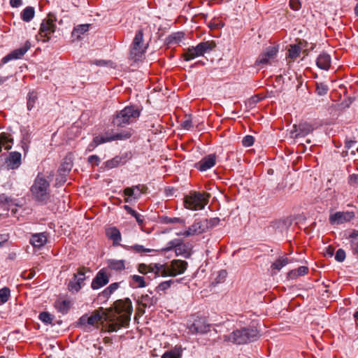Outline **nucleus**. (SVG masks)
Listing matches in <instances>:
<instances>
[{
  "mask_svg": "<svg viewBox=\"0 0 358 358\" xmlns=\"http://www.w3.org/2000/svg\"><path fill=\"white\" fill-rule=\"evenodd\" d=\"M259 337V331L256 327L247 326L236 329L230 334L224 335L222 340L234 345H245L258 340Z\"/></svg>",
  "mask_w": 358,
  "mask_h": 358,
  "instance_id": "obj_1",
  "label": "nucleus"
},
{
  "mask_svg": "<svg viewBox=\"0 0 358 358\" xmlns=\"http://www.w3.org/2000/svg\"><path fill=\"white\" fill-rule=\"evenodd\" d=\"M115 313L119 315L117 322H113L108 326V331L113 332L117 331L123 327L129 324L131 320V315L133 311L131 301L127 298L124 300H117L114 303Z\"/></svg>",
  "mask_w": 358,
  "mask_h": 358,
  "instance_id": "obj_2",
  "label": "nucleus"
},
{
  "mask_svg": "<svg viewBox=\"0 0 358 358\" xmlns=\"http://www.w3.org/2000/svg\"><path fill=\"white\" fill-rule=\"evenodd\" d=\"M141 110L134 106H126L122 110L117 112L113 123L115 126L123 127L135 122L140 116Z\"/></svg>",
  "mask_w": 358,
  "mask_h": 358,
  "instance_id": "obj_3",
  "label": "nucleus"
},
{
  "mask_svg": "<svg viewBox=\"0 0 358 358\" xmlns=\"http://www.w3.org/2000/svg\"><path fill=\"white\" fill-rule=\"evenodd\" d=\"M209 197L206 192H191L184 198L185 207L192 210H201L208 204Z\"/></svg>",
  "mask_w": 358,
  "mask_h": 358,
  "instance_id": "obj_4",
  "label": "nucleus"
},
{
  "mask_svg": "<svg viewBox=\"0 0 358 358\" xmlns=\"http://www.w3.org/2000/svg\"><path fill=\"white\" fill-rule=\"evenodd\" d=\"M49 186V182L45 176L38 173L31 187V194L37 201H45L48 199Z\"/></svg>",
  "mask_w": 358,
  "mask_h": 358,
  "instance_id": "obj_5",
  "label": "nucleus"
},
{
  "mask_svg": "<svg viewBox=\"0 0 358 358\" xmlns=\"http://www.w3.org/2000/svg\"><path fill=\"white\" fill-rule=\"evenodd\" d=\"M215 47L216 43L213 41L201 42L196 46L189 48L182 55L185 61H189L197 57L203 56L205 53L210 52Z\"/></svg>",
  "mask_w": 358,
  "mask_h": 358,
  "instance_id": "obj_6",
  "label": "nucleus"
},
{
  "mask_svg": "<svg viewBox=\"0 0 358 358\" xmlns=\"http://www.w3.org/2000/svg\"><path fill=\"white\" fill-rule=\"evenodd\" d=\"M189 331L192 334H205L210 331V324L206 317L193 315L187 324Z\"/></svg>",
  "mask_w": 358,
  "mask_h": 358,
  "instance_id": "obj_7",
  "label": "nucleus"
},
{
  "mask_svg": "<svg viewBox=\"0 0 358 358\" xmlns=\"http://www.w3.org/2000/svg\"><path fill=\"white\" fill-rule=\"evenodd\" d=\"M187 268V262L180 259H174L170 262V264L165 265L162 277L176 276L185 273Z\"/></svg>",
  "mask_w": 358,
  "mask_h": 358,
  "instance_id": "obj_8",
  "label": "nucleus"
},
{
  "mask_svg": "<svg viewBox=\"0 0 358 358\" xmlns=\"http://www.w3.org/2000/svg\"><path fill=\"white\" fill-rule=\"evenodd\" d=\"M57 18L52 13H49L47 19L44 20L40 27L39 35L41 37H44L43 41H48L52 34L55 31V24Z\"/></svg>",
  "mask_w": 358,
  "mask_h": 358,
  "instance_id": "obj_9",
  "label": "nucleus"
},
{
  "mask_svg": "<svg viewBox=\"0 0 358 358\" xmlns=\"http://www.w3.org/2000/svg\"><path fill=\"white\" fill-rule=\"evenodd\" d=\"M143 33L142 30H138L134 38L132 48L131 49V57L134 59L137 60L144 53L146 47L143 43Z\"/></svg>",
  "mask_w": 358,
  "mask_h": 358,
  "instance_id": "obj_10",
  "label": "nucleus"
},
{
  "mask_svg": "<svg viewBox=\"0 0 358 358\" xmlns=\"http://www.w3.org/2000/svg\"><path fill=\"white\" fill-rule=\"evenodd\" d=\"M315 129L313 124L307 122H300L299 124H294L290 131L292 138H297L304 137L310 134Z\"/></svg>",
  "mask_w": 358,
  "mask_h": 358,
  "instance_id": "obj_11",
  "label": "nucleus"
},
{
  "mask_svg": "<svg viewBox=\"0 0 358 358\" xmlns=\"http://www.w3.org/2000/svg\"><path fill=\"white\" fill-rule=\"evenodd\" d=\"M208 231L207 222L202 220H196L193 224L181 234L185 237L199 235Z\"/></svg>",
  "mask_w": 358,
  "mask_h": 358,
  "instance_id": "obj_12",
  "label": "nucleus"
},
{
  "mask_svg": "<svg viewBox=\"0 0 358 358\" xmlns=\"http://www.w3.org/2000/svg\"><path fill=\"white\" fill-rule=\"evenodd\" d=\"M106 320L107 315L105 313L103 308L95 310L90 316H88L90 331L92 330V327H98L99 323L102 324Z\"/></svg>",
  "mask_w": 358,
  "mask_h": 358,
  "instance_id": "obj_13",
  "label": "nucleus"
},
{
  "mask_svg": "<svg viewBox=\"0 0 358 358\" xmlns=\"http://www.w3.org/2000/svg\"><path fill=\"white\" fill-rule=\"evenodd\" d=\"M355 217L353 212H336L329 216L331 224H341L350 221Z\"/></svg>",
  "mask_w": 358,
  "mask_h": 358,
  "instance_id": "obj_14",
  "label": "nucleus"
},
{
  "mask_svg": "<svg viewBox=\"0 0 358 358\" xmlns=\"http://www.w3.org/2000/svg\"><path fill=\"white\" fill-rule=\"evenodd\" d=\"M30 47L31 44L29 41H26L23 47L15 49L9 54H8L6 56H5L2 59L1 63L6 64L12 59H17L22 58V57L27 52Z\"/></svg>",
  "mask_w": 358,
  "mask_h": 358,
  "instance_id": "obj_15",
  "label": "nucleus"
},
{
  "mask_svg": "<svg viewBox=\"0 0 358 358\" xmlns=\"http://www.w3.org/2000/svg\"><path fill=\"white\" fill-rule=\"evenodd\" d=\"M85 280L84 268H79L77 273L73 275V280L69 283V289L70 291L78 292L81 288V284Z\"/></svg>",
  "mask_w": 358,
  "mask_h": 358,
  "instance_id": "obj_16",
  "label": "nucleus"
},
{
  "mask_svg": "<svg viewBox=\"0 0 358 358\" xmlns=\"http://www.w3.org/2000/svg\"><path fill=\"white\" fill-rule=\"evenodd\" d=\"M147 187L143 185H138L124 189V194L127 197L124 199L125 202L129 201V198L138 199L143 193L145 192Z\"/></svg>",
  "mask_w": 358,
  "mask_h": 358,
  "instance_id": "obj_17",
  "label": "nucleus"
},
{
  "mask_svg": "<svg viewBox=\"0 0 358 358\" xmlns=\"http://www.w3.org/2000/svg\"><path fill=\"white\" fill-rule=\"evenodd\" d=\"M216 162V155L211 154L203 157L199 163L196 164V167L201 171H205L212 168Z\"/></svg>",
  "mask_w": 358,
  "mask_h": 358,
  "instance_id": "obj_18",
  "label": "nucleus"
},
{
  "mask_svg": "<svg viewBox=\"0 0 358 358\" xmlns=\"http://www.w3.org/2000/svg\"><path fill=\"white\" fill-rule=\"evenodd\" d=\"M176 241H172L169 243L171 248H175V252L177 256H182L185 258H188L191 255L190 248L188 245L184 243H176Z\"/></svg>",
  "mask_w": 358,
  "mask_h": 358,
  "instance_id": "obj_19",
  "label": "nucleus"
},
{
  "mask_svg": "<svg viewBox=\"0 0 358 358\" xmlns=\"http://www.w3.org/2000/svg\"><path fill=\"white\" fill-rule=\"evenodd\" d=\"M21 153L18 152H11L6 159V164L7 166L11 169H17L21 164Z\"/></svg>",
  "mask_w": 358,
  "mask_h": 358,
  "instance_id": "obj_20",
  "label": "nucleus"
},
{
  "mask_svg": "<svg viewBox=\"0 0 358 358\" xmlns=\"http://www.w3.org/2000/svg\"><path fill=\"white\" fill-rule=\"evenodd\" d=\"M108 277L103 270L98 272L93 279L91 287L93 289H97L106 285L108 282Z\"/></svg>",
  "mask_w": 358,
  "mask_h": 358,
  "instance_id": "obj_21",
  "label": "nucleus"
},
{
  "mask_svg": "<svg viewBox=\"0 0 358 358\" xmlns=\"http://www.w3.org/2000/svg\"><path fill=\"white\" fill-rule=\"evenodd\" d=\"M73 167V155L69 153L64 159L58 169V173L62 176H67Z\"/></svg>",
  "mask_w": 358,
  "mask_h": 358,
  "instance_id": "obj_22",
  "label": "nucleus"
},
{
  "mask_svg": "<svg viewBox=\"0 0 358 358\" xmlns=\"http://www.w3.org/2000/svg\"><path fill=\"white\" fill-rule=\"evenodd\" d=\"M277 50L274 47H268L266 49L265 52L261 54L256 63L259 64H267L269 62V60L272 58H273L276 53Z\"/></svg>",
  "mask_w": 358,
  "mask_h": 358,
  "instance_id": "obj_23",
  "label": "nucleus"
},
{
  "mask_svg": "<svg viewBox=\"0 0 358 358\" xmlns=\"http://www.w3.org/2000/svg\"><path fill=\"white\" fill-rule=\"evenodd\" d=\"M157 298L152 295V292L150 294H143L138 299V303L143 308H150L152 306L155 305L157 303Z\"/></svg>",
  "mask_w": 358,
  "mask_h": 358,
  "instance_id": "obj_24",
  "label": "nucleus"
},
{
  "mask_svg": "<svg viewBox=\"0 0 358 358\" xmlns=\"http://www.w3.org/2000/svg\"><path fill=\"white\" fill-rule=\"evenodd\" d=\"M48 241V236L46 233H37L31 235L30 238V243L34 248H41Z\"/></svg>",
  "mask_w": 358,
  "mask_h": 358,
  "instance_id": "obj_25",
  "label": "nucleus"
},
{
  "mask_svg": "<svg viewBox=\"0 0 358 358\" xmlns=\"http://www.w3.org/2000/svg\"><path fill=\"white\" fill-rule=\"evenodd\" d=\"M106 234L107 237L113 241V245L114 246L121 245L120 243L122 239L120 231L116 227H110L106 229Z\"/></svg>",
  "mask_w": 358,
  "mask_h": 358,
  "instance_id": "obj_26",
  "label": "nucleus"
},
{
  "mask_svg": "<svg viewBox=\"0 0 358 358\" xmlns=\"http://www.w3.org/2000/svg\"><path fill=\"white\" fill-rule=\"evenodd\" d=\"M316 64L322 70H328L331 66V57L326 52H322L317 58Z\"/></svg>",
  "mask_w": 358,
  "mask_h": 358,
  "instance_id": "obj_27",
  "label": "nucleus"
},
{
  "mask_svg": "<svg viewBox=\"0 0 358 358\" xmlns=\"http://www.w3.org/2000/svg\"><path fill=\"white\" fill-rule=\"evenodd\" d=\"M107 142L116 140H125L128 139L131 136V132L130 130H126L122 132L116 133L113 135H110L108 133L105 134Z\"/></svg>",
  "mask_w": 358,
  "mask_h": 358,
  "instance_id": "obj_28",
  "label": "nucleus"
},
{
  "mask_svg": "<svg viewBox=\"0 0 358 358\" xmlns=\"http://www.w3.org/2000/svg\"><path fill=\"white\" fill-rule=\"evenodd\" d=\"M127 162V157L116 156L110 160H108L105 163V166L108 169H111L118 166L119 165L124 164Z\"/></svg>",
  "mask_w": 358,
  "mask_h": 358,
  "instance_id": "obj_29",
  "label": "nucleus"
},
{
  "mask_svg": "<svg viewBox=\"0 0 358 358\" xmlns=\"http://www.w3.org/2000/svg\"><path fill=\"white\" fill-rule=\"evenodd\" d=\"M71 307V301L69 300H57L55 303V308L62 314H66Z\"/></svg>",
  "mask_w": 358,
  "mask_h": 358,
  "instance_id": "obj_30",
  "label": "nucleus"
},
{
  "mask_svg": "<svg viewBox=\"0 0 358 358\" xmlns=\"http://www.w3.org/2000/svg\"><path fill=\"white\" fill-rule=\"evenodd\" d=\"M13 140L9 138V135L6 133H1L0 134V152L3 147L5 150H8L12 148Z\"/></svg>",
  "mask_w": 358,
  "mask_h": 358,
  "instance_id": "obj_31",
  "label": "nucleus"
},
{
  "mask_svg": "<svg viewBox=\"0 0 358 358\" xmlns=\"http://www.w3.org/2000/svg\"><path fill=\"white\" fill-rule=\"evenodd\" d=\"M148 266V273H153L155 274V277L156 276H162L165 271L164 264H150L147 265Z\"/></svg>",
  "mask_w": 358,
  "mask_h": 358,
  "instance_id": "obj_32",
  "label": "nucleus"
},
{
  "mask_svg": "<svg viewBox=\"0 0 358 358\" xmlns=\"http://www.w3.org/2000/svg\"><path fill=\"white\" fill-rule=\"evenodd\" d=\"M34 8L31 6H27L21 13V18L23 21L29 22L34 18Z\"/></svg>",
  "mask_w": 358,
  "mask_h": 358,
  "instance_id": "obj_33",
  "label": "nucleus"
},
{
  "mask_svg": "<svg viewBox=\"0 0 358 358\" xmlns=\"http://www.w3.org/2000/svg\"><path fill=\"white\" fill-rule=\"evenodd\" d=\"M107 142L106 136H97L93 138V141L88 145L86 151L91 152L99 144Z\"/></svg>",
  "mask_w": 358,
  "mask_h": 358,
  "instance_id": "obj_34",
  "label": "nucleus"
},
{
  "mask_svg": "<svg viewBox=\"0 0 358 358\" xmlns=\"http://www.w3.org/2000/svg\"><path fill=\"white\" fill-rule=\"evenodd\" d=\"M130 285L134 287H145L146 286L144 278L138 275H131Z\"/></svg>",
  "mask_w": 358,
  "mask_h": 358,
  "instance_id": "obj_35",
  "label": "nucleus"
},
{
  "mask_svg": "<svg viewBox=\"0 0 358 358\" xmlns=\"http://www.w3.org/2000/svg\"><path fill=\"white\" fill-rule=\"evenodd\" d=\"M182 280V279L180 280H169L164 281L158 285V286L156 287V291L157 292H159L161 291H166V289H169L171 286L175 283H178Z\"/></svg>",
  "mask_w": 358,
  "mask_h": 358,
  "instance_id": "obj_36",
  "label": "nucleus"
},
{
  "mask_svg": "<svg viewBox=\"0 0 358 358\" xmlns=\"http://www.w3.org/2000/svg\"><path fill=\"white\" fill-rule=\"evenodd\" d=\"M122 247L127 250L134 251L136 253L150 252L151 251H152V250L151 249L145 248L143 245L138 244L131 246L122 245Z\"/></svg>",
  "mask_w": 358,
  "mask_h": 358,
  "instance_id": "obj_37",
  "label": "nucleus"
},
{
  "mask_svg": "<svg viewBox=\"0 0 358 358\" xmlns=\"http://www.w3.org/2000/svg\"><path fill=\"white\" fill-rule=\"evenodd\" d=\"M289 263V259L287 257H279L275 262H274L271 268L272 270L280 271L282 267Z\"/></svg>",
  "mask_w": 358,
  "mask_h": 358,
  "instance_id": "obj_38",
  "label": "nucleus"
},
{
  "mask_svg": "<svg viewBox=\"0 0 358 358\" xmlns=\"http://www.w3.org/2000/svg\"><path fill=\"white\" fill-rule=\"evenodd\" d=\"M301 52V48L298 45H290L289 49L288 50L287 58L291 60H294L296 59Z\"/></svg>",
  "mask_w": 358,
  "mask_h": 358,
  "instance_id": "obj_39",
  "label": "nucleus"
},
{
  "mask_svg": "<svg viewBox=\"0 0 358 358\" xmlns=\"http://www.w3.org/2000/svg\"><path fill=\"white\" fill-rule=\"evenodd\" d=\"M37 99L38 94L36 92L32 91L29 92L27 103V109L29 110H31L34 107L35 103L36 102Z\"/></svg>",
  "mask_w": 358,
  "mask_h": 358,
  "instance_id": "obj_40",
  "label": "nucleus"
},
{
  "mask_svg": "<svg viewBox=\"0 0 358 358\" xmlns=\"http://www.w3.org/2000/svg\"><path fill=\"white\" fill-rule=\"evenodd\" d=\"M183 38L184 34L182 32H177L169 36L166 41L169 44L178 43Z\"/></svg>",
  "mask_w": 358,
  "mask_h": 358,
  "instance_id": "obj_41",
  "label": "nucleus"
},
{
  "mask_svg": "<svg viewBox=\"0 0 358 358\" xmlns=\"http://www.w3.org/2000/svg\"><path fill=\"white\" fill-rule=\"evenodd\" d=\"M181 355L180 348H175L173 350L166 352L162 358H180Z\"/></svg>",
  "mask_w": 358,
  "mask_h": 358,
  "instance_id": "obj_42",
  "label": "nucleus"
},
{
  "mask_svg": "<svg viewBox=\"0 0 358 358\" xmlns=\"http://www.w3.org/2000/svg\"><path fill=\"white\" fill-rule=\"evenodd\" d=\"M109 267L115 271H122L125 268L124 260H110Z\"/></svg>",
  "mask_w": 358,
  "mask_h": 358,
  "instance_id": "obj_43",
  "label": "nucleus"
},
{
  "mask_svg": "<svg viewBox=\"0 0 358 358\" xmlns=\"http://www.w3.org/2000/svg\"><path fill=\"white\" fill-rule=\"evenodd\" d=\"M124 208L128 213H129L130 215H131L132 216H134L136 218V222H138V224L139 225H141L143 223L144 219L142 215H141L140 214L136 213L134 210H133L129 206L125 205L124 206Z\"/></svg>",
  "mask_w": 358,
  "mask_h": 358,
  "instance_id": "obj_44",
  "label": "nucleus"
},
{
  "mask_svg": "<svg viewBox=\"0 0 358 358\" xmlns=\"http://www.w3.org/2000/svg\"><path fill=\"white\" fill-rule=\"evenodd\" d=\"M119 287L118 282H113L110 284L107 288H106L101 293L103 297L108 298L111 294H113Z\"/></svg>",
  "mask_w": 358,
  "mask_h": 358,
  "instance_id": "obj_45",
  "label": "nucleus"
},
{
  "mask_svg": "<svg viewBox=\"0 0 358 358\" xmlns=\"http://www.w3.org/2000/svg\"><path fill=\"white\" fill-rule=\"evenodd\" d=\"M162 221L165 224H176L179 223L181 224H185V220L180 217H170L168 216H164L162 217Z\"/></svg>",
  "mask_w": 358,
  "mask_h": 358,
  "instance_id": "obj_46",
  "label": "nucleus"
},
{
  "mask_svg": "<svg viewBox=\"0 0 358 358\" xmlns=\"http://www.w3.org/2000/svg\"><path fill=\"white\" fill-rule=\"evenodd\" d=\"M88 29H89V24H80L73 29V31L72 32V35L79 37L80 34H83L84 33L87 31Z\"/></svg>",
  "mask_w": 358,
  "mask_h": 358,
  "instance_id": "obj_47",
  "label": "nucleus"
},
{
  "mask_svg": "<svg viewBox=\"0 0 358 358\" xmlns=\"http://www.w3.org/2000/svg\"><path fill=\"white\" fill-rule=\"evenodd\" d=\"M308 267L302 266H300L296 270H292V271H289V275L293 276V277L303 275L308 272Z\"/></svg>",
  "mask_w": 358,
  "mask_h": 358,
  "instance_id": "obj_48",
  "label": "nucleus"
},
{
  "mask_svg": "<svg viewBox=\"0 0 358 358\" xmlns=\"http://www.w3.org/2000/svg\"><path fill=\"white\" fill-rule=\"evenodd\" d=\"M10 293V289L8 287H3L0 289V301L1 303H4L8 301Z\"/></svg>",
  "mask_w": 358,
  "mask_h": 358,
  "instance_id": "obj_49",
  "label": "nucleus"
},
{
  "mask_svg": "<svg viewBox=\"0 0 358 358\" xmlns=\"http://www.w3.org/2000/svg\"><path fill=\"white\" fill-rule=\"evenodd\" d=\"M39 319L46 324H51L53 320V316L48 312H42L39 314Z\"/></svg>",
  "mask_w": 358,
  "mask_h": 358,
  "instance_id": "obj_50",
  "label": "nucleus"
},
{
  "mask_svg": "<svg viewBox=\"0 0 358 358\" xmlns=\"http://www.w3.org/2000/svg\"><path fill=\"white\" fill-rule=\"evenodd\" d=\"M328 90H329V87H328L327 85H326L323 83H317L316 92L318 95H320V96L325 95L327 93Z\"/></svg>",
  "mask_w": 358,
  "mask_h": 358,
  "instance_id": "obj_51",
  "label": "nucleus"
},
{
  "mask_svg": "<svg viewBox=\"0 0 358 358\" xmlns=\"http://www.w3.org/2000/svg\"><path fill=\"white\" fill-rule=\"evenodd\" d=\"M78 325L82 327L85 330L90 331L88 324V315H83L78 320Z\"/></svg>",
  "mask_w": 358,
  "mask_h": 358,
  "instance_id": "obj_52",
  "label": "nucleus"
},
{
  "mask_svg": "<svg viewBox=\"0 0 358 358\" xmlns=\"http://www.w3.org/2000/svg\"><path fill=\"white\" fill-rule=\"evenodd\" d=\"M204 221L207 222L208 230L212 229L213 227L217 225L220 222L218 217H213L210 219H204Z\"/></svg>",
  "mask_w": 358,
  "mask_h": 358,
  "instance_id": "obj_53",
  "label": "nucleus"
},
{
  "mask_svg": "<svg viewBox=\"0 0 358 358\" xmlns=\"http://www.w3.org/2000/svg\"><path fill=\"white\" fill-rule=\"evenodd\" d=\"M345 259V252L344 250L340 248L338 249L335 255V259L337 262H343Z\"/></svg>",
  "mask_w": 358,
  "mask_h": 358,
  "instance_id": "obj_54",
  "label": "nucleus"
},
{
  "mask_svg": "<svg viewBox=\"0 0 358 358\" xmlns=\"http://www.w3.org/2000/svg\"><path fill=\"white\" fill-rule=\"evenodd\" d=\"M243 145L245 147H250L254 143V137L250 135L245 136L242 141Z\"/></svg>",
  "mask_w": 358,
  "mask_h": 358,
  "instance_id": "obj_55",
  "label": "nucleus"
},
{
  "mask_svg": "<svg viewBox=\"0 0 358 358\" xmlns=\"http://www.w3.org/2000/svg\"><path fill=\"white\" fill-rule=\"evenodd\" d=\"M351 249L355 255H358V239L357 238H350Z\"/></svg>",
  "mask_w": 358,
  "mask_h": 358,
  "instance_id": "obj_56",
  "label": "nucleus"
},
{
  "mask_svg": "<svg viewBox=\"0 0 358 358\" xmlns=\"http://www.w3.org/2000/svg\"><path fill=\"white\" fill-rule=\"evenodd\" d=\"M88 162L92 166H98L100 162V158L97 155H91L88 157Z\"/></svg>",
  "mask_w": 358,
  "mask_h": 358,
  "instance_id": "obj_57",
  "label": "nucleus"
},
{
  "mask_svg": "<svg viewBox=\"0 0 358 358\" xmlns=\"http://www.w3.org/2000/svg\"><path fill=\"white\" fill-rule=\"evenodd\" d=\"M289 6L294 10H299L301 8V2L299 0H290Z\"/></svg>",
  "mask_w": 358,
  "mask_h": 358,
  "instance_id": "obj_58",
  "label": "nucleus"
},
{
  "mask_svg": "<svg viewBox=\"0 0 358 358\" xmlns=\"http://www.w3.org/2000/svg\"><path fill=\"white\" fill-rule=\"evenodd\" d=\"M181 126L185 129L189 130L192 127V122L190 117H188L181 123Z\"/></svg>",
  "mask_w": 358,
  "mask_h": 358,
  "instance_id": "obj_59",
  "label": "nucleus"
},
{
  "mask_svg": "<svg viewBox=\"0 0 358 358\" xmlns=\"http://www.w3.org/2000/svg\"><path fill=\"white\" fill-rule=\"evenodd\" d=\"M349 183L351 185H355L358 184V174H352L349 176Z\"/></svg>",
  "mask_w": 358,
  "mask_h": 358,
  "instance_id": "obj_60",
  "label": "nucleus"
},
{
  "mask_svg": "<svg viewBox=\"0 0 358 358\" xmlns=\"http://www.w3.org/2000/svg\"><path fill=\"white\" fill-rule=\"evenodd\" d=\"M138 271L142 274L148 273V266L145 264H141L138 265Z\"/></svg>",
  "mask_w": 358,
  "mask_h": 358,
  "instance_id": "obj_61",
  "label": "nucleus"
},
{
  "mask_svg": "<svg viewBox=\"0 0 358 358\" xmlns=\"http://www.w3.org/2000/svg\"><path fill=\"white\" fill-rule=\"evenodd\" d=\"M66 176H62L59 173L58 176L56 178L57 185H62L66 182Z\"/></svg>",
  "mask_w": 358,
  "mask_h": 358,
  "instance_id": "obj_62",
  "label": "nucleus"
},
{
  "mask_svg": "<svg viewBox=\"0 0 358 358\" xmlns=\"http://www.w3.org/2000/svg\"><path fill=\"white\" fill-rule=\"evenodd\" d=\"M22 3V0H10V4L12 7L17 8Z\"/></svg>",
  "mask_w": 358,
  "mask_h": 358,
  "instance_id": "obj_63",
  "label": "nucleus"
},
{
  "mask_svg": "<svg viewBox=\"0 0 358 358\" xmlns=\"http://www.w3.org/2000/svg\"><path fill=\"white\" fill-rule=\"evenodd\" d=\"M10 200V198L8 197L5 194H0V203H8Z\"/></svg>",
  "mask_w": 358,
  "mask_h": 358,
  "instance_id": "obj_64",
  "label": "nucleus"
}]
</instances>
